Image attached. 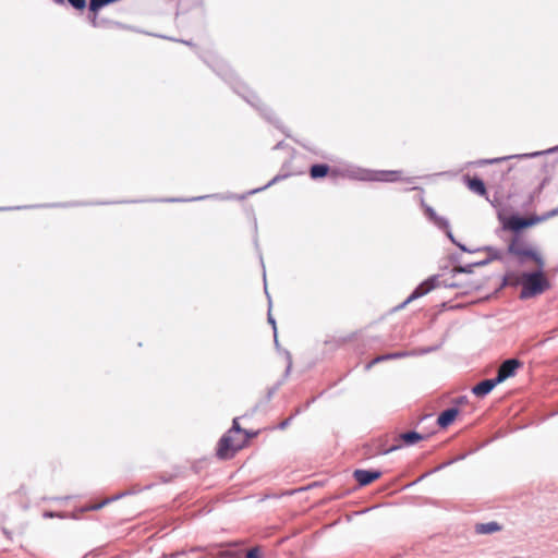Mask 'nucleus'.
<instances>
[{
	"label": "nucleus",
	"instance_id": "412c9836",
	"mask_svg": "<svg viewBox=\"0 0 558 558\" xmlns=\"http://www.w3.org/2000/svg\"><path fill=\"white\" fill-rule=\"evenodd\" d=\"M121 496H122V495H118V496H116V497H113V498L106 499V500H104V501H101V502H99V504L90 505V506H88L87 508H85V510H90V511L99 510V509H101L105 505L109 504V502H110V501H112V500H117V499H119Z\"/></svg>",
	"mask_w": 558,
	"mask_h": 558
},
{
	"label": "nucleus",
	"instance_id": "58836bf2",
	"mask_svg": "<svg viewBox=\"0 0 558 558\" xmlns=\"http://www.w3.org/2000/svg\"><path fill=\"white\" fill-rule=\"evenodd\" d=\"M44 517L45 518H54V517H60L59 514L54 513V512H51V511H46L44 513Z\"/></svg>",
	"mask_w": 558,
	"mask_h": 558
},
{
	"label": "nucleus",
	"instance_id": "c03bdc74",
	"mask_svg": "<svg viewBox=\"0 0 558 558\" xmlns=\"http://www.w3.org/2000/svg\"><path fill=\"white\" fill-rule=\"evenodd\" d=\"M556 149H558V147H556V148H551V149H549V150H547V151H548V153H549V151H555Z\"/></svg>",
	"mask_w": 558,
	"mask_h": 558
},
{
	"label": "nucleus",
	"instance_id": "f03ea898",
	"mask_svg": "<svg viewBox=\"0 0 558 558\" xmlns=\"http://www.w3.org/2000/svg\"><path fill=\"white\" fill-rule=\"evenodd\" d=\"M508 252L517 257L520 265L525 264L527 259H532L537 266L545 267L542 255L519 235H515L509 243Z\"/></svg>",
	"mask_w": 558,
	"mask_h": 558
},
{
	"label": "nucleus",
	"instance_id": "9d476101",
	"mask_svg": "<svg viewBox=\"0 0 558 558\" xmlns=\"http://www.w3.org/2000/svg\"><path fill=\"white\" fill-rule=\"evenodd\" d=\"M500 383L497 380V378H489L480 381L477 385H475L472 388V392L480 398H483L492 392V390L499 385Z\"/></svg>",
	"mask_w": 558,
	"mask_h": 558
},
{
	"label": "nucleus",
	"instance_id": "7ed1b4c3",
	"mask_svg": "<svg viewBox=\"0 0 558 558\" xmlns=\"http://www.w3.org/2000/svg\"><path fill=\"white\" fill-rule=\"evenodd\" d=\"M401 171L398 170H366L354 169L349 171L348 177L360 181L397 182L401 180Z\"/></svg>",
	"mask_w": 558,
	"mask_h": 558
},
{
	"label": "nucleus",
	"instance_id": "a18cd8bd",
	"mask_svg": "<svg viewBox=\"0 0 558 558\" xmlns=\"http://www.w3.org/2000/svg\"><path fill=\"white\" fill-rule=\"evenodd\" d=\"M510 278H511V275H508V276H506V278H505V279H506V280H510Z\"/></svg>",
	"mask_w": 558,
	"mask_h": 558
},
{
	"label": "nucleus",
	"instance_id": "4c0bfd02",
	"mask_svg": "<svg viewBox=\"0 0 558 558\" xmlns=\"http://www.w3.org/2000/svg\"><path fill=\"white\" fill-rule=\"evenodd\" d=\"M457 246L463 251V252H469V253H472L473 251L469 250L465 245L461 244L458 242ZM477 250H475L474 252H476Z\"/></svg>",
	"mask_w": 558,
	"mask_h": 558
},
{
	"label": "nucleus",
	"instance_id": "a19ab883",
	"mask_svg": "<svg viewBox=\"0 0 558 558\" xmlns=\"http://www.w3.org/2000/svg\"><path fill=\"white\" fill-rule=\"evenodd\" d=\"M314 400H315V399H312L311 401H307V402H306V404H305V407H304V409H307V408L310 407L311 402H313Z\"/></svg>",
	"mask_w": 558,
	"mask_h": 558
},
{
	"label": "nucleus",
	"instance_id": "2f4dec72",
	"mask_svg": "<svg viewBox=\"0 0 558 558\" xmlns=\"http://www.w3.org/2000/svg\"><path fill=\"white\" fill-rule=\"evenodd\" d=\"M245 557L246 558H262L260 553H259V547L256 546V547L248 549Z\"/></svg>",
	"mask_w": 558,
	"mask_h": 558
},
{
	"label": "nucleus",
	"instance_id": "49530a36",
	"mask_svg": "<svg viewBox=\"0 0 558 558\" xmlns=\"http://www.w3.org/2000/svg\"><path fill=\"white\" fill-rule=\"evenodd\" d=\"M459 402H464V397H461V398L459 399Z\"/></svg>",
	"mask_w": 558,
	"mask_h": 558
},
{
	"label": "nucleus",
	"instance_id": "dca6fc26",
	"mask_svg": "<svg viewBox=\"0 0 558 558\" xmlns=\"http://www.w3.org/2000/svg\"><path fill=\"white\" fill-rule=\"evenodd\" d=\"M400 438L403 440V442L408 446L415 445L417 441L424 439V436L415 430H410L402 433L400 435Z\"/></svg>",
	"mask_w": 558,
	"mask_h": 558
},
{
	"label": "nucleus",
	"instance_id": "c85d7f7f",
	"mask_svg": "<svg viewBox=\"0 0 558 558\" xmlns=\"http://www.w3.org/2000/svg\"><path fill=\"white\" fill-rule=\"evenodd\" d=\"M387 360H390L389 359V355L388 353L387 354H383V355H378L376 356L374 360H372L367 365H366V368L369 369L373 365L377 364V363H380L383 361H387Z\"/></svg>",
	"mask_w": 558,
	"mask_h": 558
},
{
	"label": "nucleus",
	"instance_id": "b1692460",
	"mask_svg": "<svg viewBox=\"0 0 558 558\" xmlns=\"http://www.w3.org/2000/svg\"><path fill=\"white\" fill-rule=\"evenodd\" d=\"M441 344H437V345H434V347H426V348H422V349H418V350H413L412 352H414L415 354L414 355H424V354H428L430 352H434L436 350H438L440 348Z\"/></svg>",
	"mask_w": 558,
	"mask_h": 558
},
{
	"label": "nucleus",
	"instance_id": "6ab92c4d",
	"mask_svg": "<svg viewBox=\"0 0 558 558\" xmlns=\"http://www.w3.org/2000/svg\"><path fill=\"white\" fill-rule=\"evenodd\" d=\"M483 250L489 254L488 258H492V260L502 259V252L500 250L493 246H485Z\"/></svg>",
	"mask_w": 558,
	"mask_h": 558
},
{
	"label": "nucleus",
	"instance_id": "c756f323",
	"mask_svg": "<svg viewBox=\"0 0 558 558\" xmlns=\"http://www.w3.org/2000/svg\"><path fill=\"white\" fill-rule=\"evenodd\" d=\"M281 178H282L281 175H276V177H275V178H272V179H271V180H270V181H269L265 186L259 187V189H255V190L251 191V192H250V194H255V193H257V192H259V191H263V190H265V189L269 187L270 185H272V184H275L276 182H278L279 180H281Z\"/></svg>",
	"mask_w": 558,
	"mask_h": 558
},
{
	"label": "nucleus",
	"instance_id": "37998d69",
	"mask_svg": "<svg viewBox=\"0 0 558 558\" xmlns=\"http://www.w3.org/2000/svg\"><path fill=\"white\" fill-rule=\"evenodd\" d=\"M544 182L539 185L538 191H541L544 187Z\"/></svg>",
	"mask_w": 558,
	"mask_h": 558
},
{
	"label": "nucleus",
	"instance_id": "5701e85b",
	"mask_svg": "<svg viewBox=\"0 0 558 558\" xmlns=\"http://www.w3.org/2000/svg\"><path fill=\"white\" fill-rule=\"evenodd\" d=\"M475 266L473 263L464 265V266H457L452 269L454 274H471L473 271V268Z\"/></svg>",
	"mask_w": 558,
	"mask_h": 558
},
{
	"label": "nucleus",
	"instance_id": "4468645a",
	"mask_svg": "<svg viewBox=\"0 0 558 558\" xmlns=\"http://www.w3.org/2000/svg\"><path fill=\"white\" fill-rule=\"evenodd\" d=\"M500 530V525L495 522L478 523L475 525V532L477 534H492Z\"/></svg>",
	"mask_w": 558,
	"mask_h": 558
},
{
	"label": "nucleus",
	"instance_id": "4be33fe9",
	"mask_svg": "<svg viewBox=\"0 0 558 558\" xmlns=\"http://www.w3.org/2000/svg\"><path fill=\"white\" fill-rule=\"evenodd\" d=\"M557 215H558V206L556 208L545 213L542 216H535V220H537V222H542V221H545V220L553 218Z\"/></svg>",
	"mask_w": 558,
	"mask_h": 558
},
{
	"label": "nucleus",
	"instance_id": "2eb2a0df",
	"mask_svg": "<svg viewBox=\"0 0 558 558\" xmlns=\"http://www.w3.org/2000/svg\"><path fill=\"white\" fill-rule=\"evenodd\" d=\"M329 173V166L326 163H316L313 165L310 169V174L312 179H320L326 177Z\"/></svg>",
	"mask_w": 558,
	"mask_h": 558
},
{
	"label": "nucleus",
	"instance_id": "f704fd0d",
	"mask_svg": "<svg viewBox=\"0 0 558 558\" xmlns=\"http://www.w3.org/2000/svg\"><path fill=\"white\" fill-rule=\"evenodd\" d=\"M287 357H288V366H287V369H286V376L289 375L290 371H291V367H292V359H291V355L289 352H287Z\"/></svg>",
	"mask_w": 558,
	"mask_h": 558
},
{
	"label": "nucleus",
	"instance_id": "a211bd4d",
	"mask_svg": "<svg viewBox=\"0 0 558 558\" xmlns=\"http://www.w3.org/2000/svg\"><path fill=\"white\" fill-rule=\"evenodd\" d=\"M56 3L62 4L65 0H53ZM76 10H83L86 8V0H66Z\"/></svg>",
	"mask_w": 558,
	"mask_h": 558
},
{
	"label": "nucleus",
	"instance_id": "bb28decb",
	"mask_svg": "<svg viewBox=\"0 0 558 558\" xmlns=\"http://www.w3.org/2000/svg\"><path fill=\"white\" fill-rule=\"evenodd\" d=\"M269 307H271V303L269 302ZM268 323L272 326L274 329V337H275V344L278 345V339H277V327H276V320L270 314V308H268Z\"/></svg>",
	"mask_w": 558,
	"mask_h": 558
},
{
	"label": "nucleus",
	"instance_id": "393cba45",
	"mask_svg": "<svg viewBox=\"0 0 558 558\" xmlns=\"http://www.w3.org/2000/svg\"><path fill=\"white\" fill-rule=\"evenodd\" d=\"M414 354L415 353L412 351H399V352L388 353L390 360L401 359V357H407V356H414Z\"/></svg>",
	"mask_w": 558,
	"mask_h": 558
},
{
	"label": "nucleus",
	"instance_id": "f3484780",
	"mask_svg": "<svg viewBox=\"0 0 558 558\" xmlns=\"http://www.w3.org/2000/svg\"><path fill=\"white\" fill-rule=\"evenodd\" d=\"M228 432H231V434L232 433L243 434L244 437L242 439H245V440H246V438L252 437L254 435V434L248 433L246 429L241 428V426L239 424V417L233 418L232 427Z\"/></svg>",
	"mask_w": 558,
	"mask_h": 558
},
{
	"label": "nucleus",
	"instance_id": "a878e982",
	"mask_svg": "<svg viewBox=\"0 0 558 558\" xmlns=\"http://www.w3.org/2000/svg\"><path fill=\"white\" fill-rule=\"evenodd\" d=\"M301 413V409H296L295 412L289 416L288 418H286L284 421H282L279 425H278V428L279 429H286L292 422V420L294 418V416H296L298 414Z\"/></svg>",
	"mask_w": 558,
	"mask_h": 558
},
{
	"label": "nucleus",
	"instance_id": "c9c22d12",
	"mask_svg": "<svg viewBox=\"0 0 558 558\" xmlns=\"http://www.w3.org/2000/svg\"><path fill=\"white\" fill-rule=\"evenodd\" d=\"M490 262H492V258H486V259L481 260V262H475V263H473V265L475 267H481V266H485V265L489 264Z\"/></svg>",
	"mask_w": 558,
	"mask_h": 558
},
{
	"label": "nucleus",
	"instance_id": "79ce46f5",
	"mask_svg": "<svg viewBox=\"0 0 558 558\" xmlns=\"http://www.w3.org/2000/svg\"><path fill=\"white\" fill-rule=\"evenodd\" d=\"M281 144H282V143H278V144L275 146V149L280 148V147H281Z\"/></svg>",
	"mask_w": 558,
	"mask_h": 558
},
{
	"label": "nucleus",
	"instance_id": "ea45409f",
	"mask_svg": "<svg viewBox=\"0 0 558 558\" xmlns=\"http://www.w3.org/2000/svg\"><path fill=\"white\" fill-rule=\"evenodd\" d=\"M276 389H277V388L275 387V388H272V389H270V390L268 391V393H267V399H268V400H270V399H271V397H272V396H274V393L276 392Z\"/></svg>",
	"mask_w": 558,
	"mask_h": 558
},
{
	"label": "nucleus",
	"instance_id": "aec40b11",
	"mask_svg": "<svg viewBox=\"0 0 558 558\" xmlns=\"http://www.w3.org/2000/svg\"><path fill=\"white\" fill-rule=\"evenodd\" d=\"M432 222L440 230L448 229V226H450L448 219L439 215Z\"/></svg>",
	"mask_w": 558,
	"mask_h": 558
},
{
	"label": "nucleus",
	"instance_id": "423d86ee",
	"mask_svg": "<svg viewBox=\"0 0 558 558\" xmlns=\"http://www.w3.org/2000/svg\"><path fill=\"white\" fill-rule=\"evenodd\" d=\"M245 439H236L232 436L231 432L225 434L219 442L217 448V456L220 459H226L231 457L235 451L243 447Z\"/></svg>",
	"mask_w": 558,
	"mask_h": 558
},
{
	"label": "nucleus",
	"instance_id": "f8f14e48",
	"mask_svg": "<svg viewBox=\"0 0 558 558\" xmlns=\"http://www.w3.org/2000/svg\"><path fill=\"white\" fill-rule=\"evenodd\" d=\"M458 414V408H448L438 415L437 424L441 428H446L456 420Z\"/></svg>",
	"mask_w": 558,
	"mask_h": 558
},
{
	"label": "nucleus",
	"instance_id": "9b49d317",
	"mask_svg": "<svg viewBox=\"0 0 558 558\" xmlns=\"http://www.w3.org/2000/svg\"><path fill=\"white\" fill-rule=\"evenodd\" d=\"M542 154H543L542 151H534V153H530V154H521V155L506 156V157L492 158V159H481V160L476 161L475 165H477V166L494 165V163H498V162H501V161H505V160H508L511 158H534V157L541 156Z\"/></svg>",
	"mask_w": 558,
	"mask_h": 558
},
{
	"label": "nucleus",
	"instance_id": "72a5a7b5",
	"mask_svg": "<svg viewBox=\"0 0 558 558\" xmlns=\"http://www.w3.org/2000/svg\"><path fill=\"white\" fill-rule=\"evenodd\" d=\"M209 196H197V197H193V198H190L189 201H202V199H205V198H208ZM211 197H215V195H213ZM183 199H179V198H172L170 199V202H182Z\"/></svg>",
	"mask_w": 558,
	"mask_h": 558
},
{
	"label": "nucleus",
	"instance_id": "6e6552de",
	"mask_svg": "<svg viewBox=\"0 0 558 558\" xmlns=\"http://www.w3.org/2000/svg\"><path fill=\"white\" fill-rule=\"evenodd\" d=\"M521 366V362L517 359H508L504 361L497 372V380L501 384L509 377L515 374V371Z\"/></svg>",
	"mask_w": 558,
	"mask_h": 558
},
{
	"label": "nucleus",
	"instance_id": "0eeeda50",
	"mask_svg": "<svg viewBox=\"0 0 558 558\" xmlns=\"http://www.w3.org/2000/svg\"><path fill=\"white\" fill-rule=\"evenodd\" d=\"M536 222L537 220H535V217L523 218L517 215H512L504 222V229L520 232L521 230L531 227Z\"/></svg>",
	"mask_w": 558,
	"mask_h": 558
},
{
	"label": "nucleus",
	"instance_id": "473e14b6",
	"mask_svg": "<svg viewBox=\"0 0 558 558\" xmlns=\"http://www.w3.org/2000/svg\"><path fill=\"white\" fill-rule=\"evenodd\" d=\"M442 231H445L446 235L448 236V239L453 243V244H458L457 240L454 239L453 236V233L450 229V226H448V229H444Z\"/></svg>",
	"mask_w": 558,
	"mask_h": 558
},
{
	"label": "nucleus",
	"instance_id": "f257e3e1",
	"mask_svg": "<svg viewBox=\"0 0 558 558\" xmlns=\"http://www.w3.org/2000/svg\"><path fill=\"white\" fill-rule=\"evenodd\" d=\"M521 299H530L543 293L548 287V280L544 276V267L537 266L535 271L521 275Z\"/></svg>",
	"mask_w": 558,
	"mask_h": 558
},
{
	"label": "nucleus",
	"instance_id": "e433bc0d",
	"mask_svg": "<svg viewBox=\"0 0 558 558\" xmlns=\"http://www.w3.org/2000/svg\"><path fill=\"white\" fill-rule=\"evenodd\" d=\"M400 448H401V446H400V445H393V446H392V447H390L389 449L385 450V451H384V453H385V454H387V453H390V452H392V451H395V450H398V449H400Z\"/></svg>",
	"mask_w": 558,
	"mask_h": 558
},
{
	"label": "nucleus",
	"instance_id": "1a4fd4ad",
	"mask_svg": "<svg viewBox=\"0 0 558 558\" xmlns=\"http://www.w3.org/2000/svg\"><path fill=\"white\" fill-rule=\"evenodd\" d=\"M381 476V472L377 470H362L357 469L353 473V477L360 486H366L372 482L378 480Z\"/></svg>",
	"mask_w": 558,
	"mask_h": 558
},
{
	"label": "nucleus",
	"instance_id": "cd10ccee",
	"mask_svg": "<svg viewBox=\"0 0 558 558\" xmlns=\"http://www.w3.org/2000/svg\"><path fill=\"white\" fill-rule=\"evenodd\" d=\"M218 74L221 75L223 77V80H226L227 82L232 84L234 75L228 66H226V69H223L221 72H218Z\"/></svg>",
	"mask_w": 558,
	"mask_h": 558
},
{
	"label": "nucleus",
	"instance_id": "20e7f679",
	"mask_svg": "<svg viewBox=\"0 0 558 558\" xmlns=\"http://www.w3.org/2000/svg\"><path fill=\"white\" fill-rule=\"evenodd\" d=\"M439 275H434L427 278L425 281L420 283L413 292L409 295V298L405 300L404 304H408L412 302L413 300H416L421 296H424L428 292H430L433 289L438 288L440 286H444L445 288H452L456 287L454 283L448 282L447 280L440 281Z\"/></svg>",
	"mask_w": 558,
	"mask_h": 558
},
{
	"label": "nucleus",
	"instance_id": "ddd939ff",
	"mask_svg": "<svg viewBox=\"0 0 558 558\" xmlns=\"http://www.w3.org/2000/svg\"><path fill=\"white\" fill-rule=\"evenodd\" d=\"M465 181H466L468 187L472 192H474L481 196L486 195V187H485V184L482 179L476 178V177L475 178L465 177Z\"/></svg>",
	"mask_w": 558,
	"mask_h": 558
},
{
	"label": "nucleus",
	"instance_id": "39448f33",
	"mask_svg": "<svg viewBox=\"0 0 558 558\" xmlns=\"http://www.w3.org/2000/svg\"><path fill=\"white\" fill-rule=\"evenodd\" d=\"M234 90L240 94L250 105L255 107L260 114L270 123L275 124L277 128H279V121L275 118V114L270 109L267 107H260L259 102L260 100L258 97L251 90H248L244 85H241L239 88L234 87Z\"/></svg>",
	"mask_w": 558,
	"mask_h": 558
},
{
	"label": "nucleus",
	"instance_id": "7c9ffc66",
	"mask_svg": "<svg viewBox=\"0 0 558 558\" xmlns=\"http://www.w3.org/2000/svg\"><path fill=\"white\" fill-rule=\"evenodd\" d=\"M424 206V210H425V214L427 216V218L432 221V220H435L436 217L438 216L437 213L434 210L433 207L428 206V205H425L423 204Z\"/></svg>",
	"mask_w": 558,
	"mask_h": 558
},
{
	"label": "nucleus",
	"instance_id": "de8ad7c7",
	"mask_svg": "<svg viewBox=\"0 0 558 558\" xmlns=\"http://www.w3.org/2000/svg\"><path fill=\"white\" fill-rule=\"evenodd\" d=\"M265 293L268 294V290L267 288L265 287ZM269 298V295H267Z\"/></svg>",
	"mask_w": 558,
	"mask_h": 558
}]
</instances>
